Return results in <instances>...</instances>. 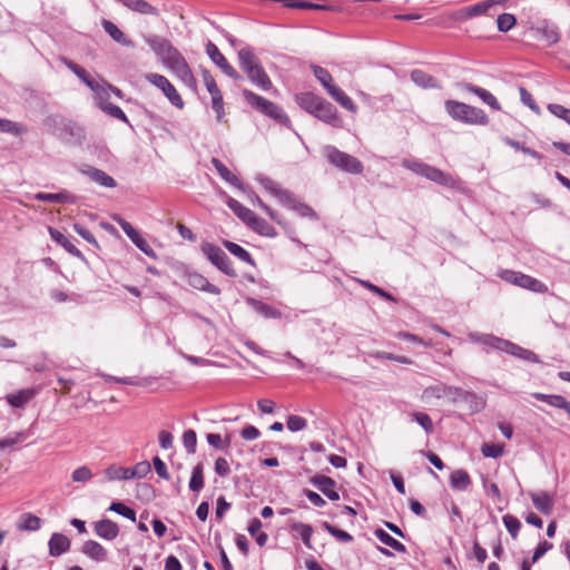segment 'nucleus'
<instances>
[{
  "label": "nucleus",
  "instance_id": "59",
  "mask_svg": "<svg viewBox=\"0 0 570 570\" xmlns=\"http://www.w3.org/2000/svg\"><path fill=\"white\" fill-rule=\"evenodd\" d=\"M151 466L148 461L138 462L134 468H130V476L131 479H141L150 473Z\"/></svg>",
  "mask_w": 570,
  "mask_h": 570
},
{
  "label": "nucleus",
  "instance_id": "63",
  "mask_svg": "<svg viewBox=\"0 0 570 570\" xmlns=\"http://www.w3.org/2000/svg\"><path fill=\"white\" fill-rule=\"evenodd\" d=\"M306 425V420L299 415H289L287 419V429L292 432L302 431Z\"/></svg>",
  "mask_w": 570,
  "mask_h": 570
},
{
  "label": "nucleus",
  "instance_id": "7",
  "mask_svg": "<svg viewBox=\"0 0 570 570\" xmlns=\"http://www.w3.org/2000/svg\"><path fill=\"white\" fill-rule=\"evenodd\" d=\"M188 88L196 89L197 81L189 68L186 59L179 51L169 56L164 62Z\"/></svg>",
  "mask_w": 570,
  "mask_h": 570
},
{
  "label": "nucleus",
  "instance_id": "62",
  "mask_svg": "<svg viewBox=\"0 0 570 570\" xmlns=\"http://www.w3.org/2000/svg\"><path fill=\"white\" fill-rule=\"evenodd\" d=\"M481 452L485 458L497 459L502 455L503 448L493 443H484L481 448Z\"/></svg>",
  "mask_w": 570,
  "mask_h": 570
},
{
  "label": "nucleus",
  "instance_id": "44",
  "mask_svg": "<svg viewBox=\"0 0 570 570\" xmlns=\"http://www.w3.org/2000/svg\"><path fill=\"white\" fill-rule=\"evenodd\" d=\"M238 59H239V65L245 73L247 72V70H250L261 63L258 58L254 55V52L249 48L240 49L238 51Z\"/></svg>",
  "mask_w": 570,
  "mask_h": 570
},
{
  "label": "nucleus",
  "instance_id": "60",
  "mask_svg": "<svg viewBox=\"0 0 570 570\" xmlns=\"http://www.w3.org/2000/svg\"><path fill=\"white\" fill-rule=\"evenodd\" d=\"M548 110L556 117L564 120L568 125H570V109H567L559 104H550L548 105Z\"/></svg>",
  "mask_w": 570,
  "mask_h": 570
},
{
  "label": "nucleus",
  "instance_id": "12",
  "mask_svg": "<svg viewBox=\"0 0 570 570\" xmlns=\"http://www.w3.org/2000/svg\"><path fill=\"white\" fill-rule=\"evenodd\" d=\"M60 60L94 92L100 95L102 91H105V88L101 85H99L94 78H91L89 73L86 71V69H83L72 60L67 59L66 57H61Z\"/></svg>",
  "mask_w": 570,
  "mask_h": 570
},
{
  "label": "nucleus",
  "instance_id": "31",
  "mask_svg": "<svg viewBox=\"0 0 570 570\" xmlns=\"http://www.w3.org/2000/svg\"><path fill=\"white\" fill-rule=\"evenodd\" d=\"M504 352L528 362L540 363L539 356L534 352L523 348L511 341H509Z\"/></svg>",
  "mask_w": 570,
  "mask_h": 570
},
{
  "label": "nucleus",
  "instance_id": "61",
  "mask_svg": "<svg viewBox=\"0 0 570 570\" xmlns=\"http://www.w3.org/2000/svg\"><path fill=\"white\" fill-rule=\"evenodd\" d=\"M102 110L116 119H119L126 124L129 122V120H128L126 114L122 111V109L114 104H110V102L105 104L102 106Z\"/></svg>",
  "mask_w": 570,
  "mask_h": 570
},
{
  "label": "nucleus",
  "instance_id": "35",
  "mask_svg": "<svg viewBox=\"0 0 570 570\" xmlns=\"http://www.w3.org/2000/svg\"><path fill=\"white\" fill-rule=\"evenodd\" d=\"M228 207L234 212V214L247 226L252 223L256 214L249 208L242 205L238 200L234 198H229L227 202Z\"/></svg>",
  "mask_w": 570,
  "mask_h": 570
},
{
  "label": "nucleus",
  "instance_id": "4",
  "mask_svg": "<svg viewBox=\"0 0 570 570\" xmlns=\"http://www.w3.org/2000/svg\"><path fill=\"white\" fill-rule=\"evenodd\" d=\"M403 165H404V167H406L411 171L415 173L416 175L425 177L426 179L434 181L441 186H445V187H454L455 186V179L450 174H448L439 168H435L431 165H428L425 163L414 161V160H404Z\"/></svg>",
  "mask_w": 570,
  "mask_h": 570
},
{
  "label": "nucleus",
  "instance_id": "47",
  "mask_svg": "<svg viewBox=\"0 0 570 570\" xmlns=\"http://www.w3.org/2000/svg\"><path fill=\"white\" fill-rule=\"evenodd\" d=\"M248 303L253 306V308L261 315H263L264 317H267V318H276L278 317L281 314L277 309H275L274 307H272L271 305L268 304H265L261 301H257L255 298H249L248 299Z\"/></svg>",
  "mask_w": 570,
  "mask_h": 570
},
{
  "label": "nucleus",
  "instance_id": "30",
  "mask_svg": "<svg viewBox=\"0 0 570 570\" xmlns=\"http://www.w3.org/2000/svg\"><path fill=\"white\" fill-rule=\"evenodd\" d=\"M51 238L62 246L69 254L75 257L82 258V253L58 229L49 227Z\"/></svg>",
  "mask_w": 570,
  "mask_h": 570
},
{
  "label": "nucleus",
  "instance_id": "9",
  "mask_svg": "<svg viewBox=\"0 0 570 570\" xmlns=\"http://www.w3.org/2000/svg\"><path fill=\"white\" fill-rule=\"evenodd\" d=\"M114 220L120 226L127 237L147 256L156 258L155 250L150 247L148 242L136 230L127 220L120 216H115Z\"/></svg>",
  "mask_w": 570,
  "mask_h": 570
},
{
  "label": "nucleus",
  "instance_id": "16",
  "mask_svg": "<svg viewBox=\"0 0 570 570\" xmlns=\"http://www.w3.org/2000/svg\"><path fill=\"white\" fill-rule=\"evenodd\" d=\"M297 105L311 115H315L324 104L325 99L316 96L313 92H303L296 95Z\"/></svg>",
  "mask_w": 570,
  "mask_h": 570
},
{
  "label": "nucleus",
  "instance_id": "46",
  "mask_svg": "<svg viewBox=\"0 0 570 570\" xmlns=\"http://www.w3.org/2000/svg\"><path fill=\"white\" fill-rule=\"evenodd\" d=\"M448 387L449 385L443 382H439L435 385L428 386L422 392V399L426 401L432 399H443L448 394Z\"/></svg>",
  "mask_w": 570,
  "mask_h": 570
},
{
  "label": "nucleus",
  "instance_id": "58",
  "mask_svg": "<svg viewBox=\"0 0 570 570\" xmlns=\"http://www.w3.org/2000/svg\"><path fill=\"white\" fill-rule=\"evenodd\" d=\"M183 443H184L186 451L189 454H194L196 451V444H197L196 432L194 430L185 431L183 434Z\"/></svg>",
  "mask_w": 570,
  "mask_h": 570
},
{
  "label": "nucleus",
  "instance_id": "28",
  "mask_svg": "<svg viewBox=\"0 0 570 570\" xmlns=\"http://www.w3.org/2000/svg\"><path fill=\"white\" fill-rule=\"evenodd\" d=\"M283 205L296 212L302 217H308L314 220L317 219V214L314 212V209L307 204L297 200L292 193L289 195V200L285 202Z\"/></svg>",
  "mask_w": 570,
  "mask_h": 570
},
{
  "label": "nucleus",
  "instance_id": "43",
  "mask_svg": "<svg viewBox=\"0 0 570 570\" xmlns=\"http://www.w3.org/2000/svg\"><path fill=\"white\" fill-rule=\"evenodd\" d=\"M374 535L385 546L392 548L393 550L397 551V552H401V553H405L406 552V548L405 546L397 541L396 539H394L393 537H391L385 530L383 529H375L374 530Z\"/></svg>",
  "mask_w": 570,
  "mask_h": 570
},
{
  "label": "nucleus",
  "instance_id": "8",
  "mask_svg": "<svg viewBox=\"0 0 570 570\" xmlns=\"http://www.w3.org/2000/svg\"><path fill=\"white\" fill-rule=\"evenodd\" d=\"M145 79L160 89L171 105L177 108L184 107V100L181 99L180 95L165 76L150 72L146 73Z\"/></svg>",
  "mask_w": 570,
  "mask_h": 570
},
{
  "label": "nucleus",
  "instance_id": "11",
  "mask_svg": "<svg viewBox=\"0 0 570 570\" xmlns=\"http://www.w3.org/2000/svg\"><path fill=\"white\" fill-rule=\"evenodd\" d=\"M206 53L210 58V60L218 66L222 71L227 75L228 77L233 79H239V73L234 69L233 66H230L225 58V56L219 51L216 45H214L212 41H208L206 45Z\"/></svg>",
  "mask_w": 570,
  "mask_h": 570
},
{
  "label": "nucleus",
  "instance_id": "39",
  "mask_svg": "<svg viewBox=\"0 0 570 570\" xmlns=\"http://www.w3.org/2000/svg\"><path fill=\"white\" fill-rule=\"evenodd\" d=\"M450 484L454 490L465 491L471 485V478L465 470H455L450 475Z\"/></svg>",
  "mask_w": 570,
  "mask_h": 570
},
{
  "label": "nucleus",
  "instance_id": "41",
  "mask_svg": "<svg viewBox=\"0 0 570 570\" xmlns=\"http://www.w3.org/2000/svg\"><path fill=\"white\" fill-rule=\"evenodd\" d=\"M41 527V520L32 513H22L19 517L17 528L20 531H37Z\"/></svg>",
  "mask_w": 570,
  "mask_h": 570
},
{
  "label": "nucleus",
  "instance_id": "53",
  "mask_svg": "<svg viewBox=\"0 0 570 570\" xmlns=\"http://www.w3.org/2000/svg\"><path fill=\"white\" fill-rule=\"evenodd\" d=\"M313 72L316 79L323 85V87L328 90V88L333 87V78L331 73L323 67L313 66Z\"/></svg>",
  "mask_w": 570,
  "mask_h": 570
},
{
  "label": "nucleus",
  "instance_id": "55",
  "mask_svg": "<svg viewBox=\"0 0 570 570\" xmlns=\"http://www.w3.org/2000/svg\"><path fill=\"white\" fill-rule=\"evenodd\" d=\"M109 510L116 512L131 521H136V511L121 502H112Z\"/></svg>",
  "mask_w": 570,
  "mask_h": 570
},
{
  "label": "nucleus",
  "instance_id": "34",
  "mask_svg": "<svg viewBox=\"0 0 570 570\" xmlns=\"http://www.w3.org/2000/svg\"><path fill=\"white\" fill-rule=\"evenodd\" d=\"M126 8L140 14L157 16L158 10L145 0H118Z\"/></svg>",
  "mask_w": 570,
  "mask_h": 570
},
{
  "label": "nucleus",
  "instance_id": "24",
  "mask_svg": "<svg viewBox=\"0 0 570 570\" xmlns=\"http://www.w3.org/2000/svg\"><path fill=\"white\" fill-rule=\"evenodd\" d=\"M462 87L466 91L476 95L484 104L490 106L492 109H494V110L501 109V105L499 104L497 98L490 91H488L481 87H478L475 85L468 83V82L463 83Z\"/></svg>",
  "mask_w": 570,
  "mask_h": 570
},
{
  "label": "nucleus",
  "instance_id": "5",
  "mask_svg": "<svg viewBox=\"0 0 570 570\" xmlns=\"http://www.w3.org/2000/svg\"><path fill=\"white\" fill-rule=\"evenodd\" d=\"M200 250L207 257V259L225 275L229 277L237 276V273L233 267L232 261L220 247L209 242H204L200 245Z\"/></svg>",
  "mask_w": 570,
  "mask_h": 570
},
{
  "label": "nucleus",
  "instance_id": "64",
  "mask_svg": "<svg viewBox=\"0 0 570 570\" xmlns=\"http://www.w3.org/2000/svg\"><path fill=\"white\" fill-rule=\"evenodd\" d=\"M65 129L75 140L81 141L85 139V130L77 124L68 121L65 124Z\"/></svg>",
  "mask_w": 570,
  "mask_h": 570
},
{
  "label": "nucleus",
  "instance_id": "37",
  "mask_svg": "<svg viewBox=\"0 0 570 570\" xmlns=\"http://www.w3.org/2000/svg\"><path fill=\"white\" fill-rule=\"evenodd\" d=\"M35 394L36 392L33 389H24L17 393L8 394L6 400L13 407H22L35 396Z\"/></svg>",
  "mask_w": 570,
  "mask_h": 570
},
{
  "label": "nucleus",
  "instance_id": "29",
  "mask_svg": "<svg viewBox=\"0 0 570 570\" xmlns=\"http://www.w3.org/2000/svg\"><path fill=\"white\" fill-rule=\"evenodd\" d=\"M35 199L39 202H48L56 204H67L75 203V196L70 193L63 190L60 193L51 194V193H37L35 195Z\"/></svg>",
  "mask_w": 570,
  "mask_h": 570
},
{
  "label": "nucleus",
  "instance_id": "15",
  "mask_svg": "<svg viewBox=\"0 0 570 570\" xmlns=\"http://www.w3.org/2000/svg\"><path fill=\"white\" fill-rule=\"evenodd\" d=\"M314 117L335 128H341L343 125L342 118L338 116L335 106L326 100L322 105L321 109L314 115Z\"/></svg>",
  "mask_w": 570,
  "mask_h": 570
},
{
  "label": "nucleus",
  "instance_id": "38",
  "mask_svg": "<svg viewBox=\"0 0 570 570\" xmlns=\"http://www.w3.org/2000/svg\"><path fill=\"white\" fill-rule=\"evenodd\" d=\"M248 227L255 233L265 237L275 238L277 236L275 228L257 215L254 217Z\"/></svg>",
  "mask_w": 570,
  "mask_h": 570
},
{
  "label": "nucleus",
  "instance_id": "25",
  "mask_svg": "<svg viewBox=\"0 0 570 570\" xmlns=\"http://www.w3.org/2000/svg\"><path fill=\"white\" fill-rule=\"evenodd\" d=\"M246 75L248 79L262 90L271 89L272 81L261 63L253 69L247 70Z\"/></svg>",
  "mask_w": 570,
  "mask_h": 570
},
{
  "label": "nucleus",
  "instance_id": "54",
  "mask_svg": "<svg viewBox=\"0 0 570 570\" xmlns=\"http://www.w3.org/2000/svg\"><path fill=\"white\" fill-rule=\"evenodd\" d=\"M411 417L413 421H415L419 425L422 426V429L428 433H432L433 432V422L431 420V417L426 414V413H423V412H413L411 414Z\"/></svg>",
  "mask_w": 570,
  "mask_h": 570
},
{
  "label": "nucleus",
  "instance_id": "52",
  "mask_svg": "<svg viewBox=\"0 0 570 570\" xmlns=\"http://www.w3.org/2000/svg\"><path fill=\"white\" fill-rule=\"evenodd\" d=\"M322 527L331 534L333 535L336 540L341 541V542H345V543H348V542H352L353 541V537L344 531V530H341L336 527H334L333 524L328 523V522H323Z\"/></svg>",
  "mask_w": 570,
  "mask_h": 570
},
{
  "label": "nucleus",
  "instance_id": "10",
  "mask_svg": "<svg viewBox=\"0 0 570 570\" xmlns=\"http://www.w3.org/2000/svg\"><path fill=\"white\" fill-rule=\"evenodd\" d=\"M203 79H204V82H205V86H206L208 92L212 96V107H213L214 111L216 112L217 120L219 121V120H222V118L225 114L223 95H222L219 88L217 87L215 79L213 78V76L210 75V72L208 70L203 71Z\"/></svg>",
  "mask_w": 570,
  "mask_h": 570
},
{
  "label": "nucleus",
  "instance_id": "56",
  "mask_svg": "<svg viewBox=\"0 0 570 570\" xmlns=\"http://www.w3.org/2000/svg\"><path fill=\"white\" fill-rule=\"evenodd\" d=\"M517 23V19L511 13H502L497 19L498 29L501 32L511 30Z\"/></svg>",
  "mask_w": 570,
  "mask_h": 570
},
{
  "label": "nucleus",
  "instance_id": "48",
  "mask_svg": "<svg viewBox=\"0 0 570 570\" xmlns=\"http://www.w3.org/2000/svg\"><path fill=\"white\" fill-rule=\"evenodd\" d=\"M292 530L297 532L301 537L303 543L307 549H313L311 538L313 534V528L309 524L302 523V522H295L292 525Z\"/></svg>",
  "mask_w": 570,
  "mask_h": 570
},
{
  "label": "nucleus",
  "instance_id": "42",
  "mask_svg": "<svg viewBox=\"0 0 570 570\" xmlns=\"http://www.w3.org/2000/svg\"><path fill=\"white\" fill-rule=\"evenodd\" d=\"M223 245L225 246V248L230 253L233 254L234 256H236L238 259L252 265V266H255V261L254 258L252 257V255L249 254V252H247L244 247H242L240 245L236 244V243H233V242H229V240H224Z\"/></svg>",
  "mask_w": 570,
  "mask_h": 570
},
{
  "label": "nucleus",
  "instance_id": "2",
  "mask_svg": "<svg viewBox=\"0 0 570 570\" xmlns=\"http://www.w3.org/2000/svg\"><path fill=\"white\" fill-rule=\"evenodd\" d=\"M324 158L335 168L352 175H361L364 166L356 157L344 153L332 145H326L322 149Z\"/></svg>",
  "mask_w": 570,
  "mask_h": 570
},
{
  "label": "nucleus",
  "instance_id": "22",
  "mask_svg": "<svg viewBox=\"0 0 570 570\" xmlns=\"http://www.w3.org/2000/svg\"><path fill=\"white\" fill-rule=\"evenodd\" d=\"M48 547L50 556L59 557L70 549V540L65 534L55 532L48 542Z\"/></svg>",
  "mask_w": 570,
  "mask_h": 570
},
{
  "label": "nucleus",
  "instance_id": "45",
  "mask_svg": "<svg viewBox=\"0 0 570 570\" xmlns=\"http://www.w3.org/2000/svg\"><path fill=\"white\" fill-rule=\"evenodd\" d=\"M472 413H479L485 407V400L475 392L465 391L463 401Z\"/></svg>",
  "mask_w": 570,
  "mask_h": 570
},
{
  "label": "nucleus",
  "instance_id": "14",
  "mask_svg": "<svg viewBox=\"0 0 570 570\" xmlns=\"http://www.w3.org/2000/svg\"><path fill=\"white\" fill-rule=\"evenodd\" d=\"M309 482L314 487H316L331 501L340 500V494L336 491V482L332 478L322 474H316L309 479Z\"/></svg>",
  "mask_w": 570,
  "mask_h": 570
},
{
  "label": "nucleus",
  "instance_id": "49",
  "mask_svg": "<svg viewBox=\"0 0 570 570\" xmlns=\"http://www.w3.org/2000/svg\"><path fill=\"white\" fill-rule=\"evenodd\" d=\"M203 464L198 463L194 466L191 471V476L189 480V489L193 492H198L204 488V475H203Z\"/></svg>",
  "mask_w": 570,
  "mask_h": 570
},
{
  "label": "nucleus",
  "instance_id": "6",
  "mask_svg": "<svg viewBox=\"0 0 570 570\" xmlns=\"http://www.w3.org/2000/svg\"><path fill=\"white\" fill-rule=\"evenodd\" d=\"M500 277L508 283L514 284L522 288H527L534 293L548 292V286L544 283L520 272L505 269L500 273Z\"/></svg>",
  "mask_w": 570,
  "mask_h": 570
},
{
  "label": "nucleus",
  "instance_id": "32",
  "mask_svg": "<svg viewBox=\"0 0 570 570\" xmlns=\"http://www.w3.org/2000/svg\"><path fill=\"white\" fill-rule=\"evenodd\" d=\"M327 94L346 110L356 112V105L340 87L334 85L333 87L328 88Z\"/></svg>",
  "mask_w": 570,
  "mask_h": 570
},
{
  "label": "nucleus",
  "instance_id": "26",
  "mask_svg": "<svg viewBox=\"0 0 570 570\" xmlns=\"http://www.w3.org/2000/svg\"><path fill=\"white\" fill-rule=\"evenodd\" d=\"M101 26H102L104 30L110 36V38L114 41H116L125 47L134 46V42L130 39H128L125 36V33L110 20L104 19L101 21Z\"/></svg>",
  "mask_w": 570,
  "mask_h": 570
},
{
  "label": "nucleus",
  "instance_id": "40",
  "mask_svg": "<svg viewBox=\"0 0 570 570\" xmlns=\"http://www.w3.org/2000/svg\"><path fill=\"white\" fill-rule=\"evenodd\" d=\"M212 164L225 181L237 188L243 187L240 180L218 158H212Z\"/></svg>",
  "mask_w": 570,
  "mask_h": 570
},
{
  "label": "nucleus",
  "instance_id": "50",
  "mask_svg": "<svg viewBox=\"0 0 570 570\" xmlns=\"http://www.w3.org/2000/svg\"><path fill=\"white\" fill-rule=\"evenodd\" d=\"M109 481L114 480H130V468L110 465L105 471Z\"/></svg>",
  "mask_w": 570,
  "mask_h": 570
},
{
  "label": "nucleus",
  "instance_id": "27",
  "mask_svg": "<svg viewBox=\"0 0 570 570\" xmlns=\"http://www.w3.org/2000/svg\"><path fill=\"white\" fill-rule=\"evenodd\" d=\"M250 200L254 205L261 207L269 216L272 220L282 226L287 233L291 232L289 224L286 220H284L283 217L277 212H275L268 205H266L255 193H253Z\"/></svg>",
  "mask_w": 570,
  "mask_h": 570
},
{
  "label": "nucleus",
  "instance_id": "20",
  "mask_svg": "<svg viewBox=\"0 0 570 570\" xmlns=\"http://www.w3.org/2000/svg\"><path fill=\"white\" fill-rule=\"evenodd\" d=\"M530 498L538 511L547 515L552 513L554 505L553 495L546 491H539L530 493Z\"/></svg>",
  "mask_w": 570,
  "mask_h": 570
},
{
  "label": "nucleus",
  "instance_id": "57",
  "mask_svg": "<svg viewBox=\"0 0 570 570\" xmlns=\"http://www.w3.org/2000/svg\"><path fill=\"white\" fill-rule=\"evenodd\" d=\"M502 520L511 537L515 539L521 528V522L519 519L514 515L505 514Z\"/></svg>",
  "mask_w": 570,
  "mask_h": 570
},
{
  "label": "nucleus",
  "instance_id": "33",
  "mask_svg": "<svg viewBox=\"0 0 570 570\" xmlns=\"http://www.w3.org/2000/svg\"><path fill=\"white\" fill-rule=\"evenodd\" d=\"M85 174L95 183L107 188L116 187V180L101 169L89 167Z\"/></svg>",
  "mask_w": 570,
  "mask_h": 570
},
{
  "label": "nucleus",
  "instance_id": "17",
  "mask_svg": "<svg viewBox=\"0 0 570 570\" xmlns=\"http://www.w3.org/2000/svg\"><path fill=\"white\" fill-rule=\"evenodd\" d=\"M147 43L150 48L161 57L163 62L167 61L169 56H173L178 50L165 38L159 36H153L147 39Z\"/></svg>",
  "mask_w": 570,
  "mask_h": 570
},
{
  "label": "nucleus",
  "instance_id": "36",
  "mask_svg": "<svg viewBox=\"0 0 570 570\" xmlns=\"http://www.w3.org/2000/svg\"><path fill=\"white\" fill-rule=\"evenodd\" d=\"M412 81L422 88H440L439 81L423 70L415 69L411 72Z\"/></svg>",
  "mask_w": 570,
  "mask_h": 570
},
{
  "label": "nucleus",
  "instance_id": "21",
  "mask_svg": "<svg viewBox=\"0 0 570 570\" xmlns=\"http://www.w3.org/2000/svg\"><path fill=\"white\" fill-rule=\"evenodd\" d=\"M258 183L267 190L271 195L276 197L278 202L283 205L285 202L289 200L291 191L287 189H283L276 181L266 176L257 177Z\"/></svg>",
  "mask_w": 570,
  "mask_h": 570
},
{
  "label": "nucleus",
  "instance_id": "23",
  "mask_svg": "<svg viewBox=\"0 0 570 570\" xmlns=\"http://www.w3.org/2000/svg\"><path fill=\"white\" fill-rule=\"evenodd\" d=\"M82 553L96 562H104L107 560V550L97 541L88 540L83 543Z\"/></svg>",
  "mask_w": 570,
  "mask_h": 570
},
{
  "label": "nucleus",
  "instance_id": "13",
  "mask_svg": "<svg viewBox=\"0 0 570 570\" xmlns=\"http://www.w3.org/2000/svg\"><path fill=\"white\" fill-rule=\"evenodd\" d=\"M468 338L472 343L481 344L484 346H489L493 350L502 351L508 346L509 341L498 337L493 334H484L479 332H471L468 334Z\"/></svg>",
  "mask_w": 570,
  "mask_h": 570
},
{
  "label": "nucleus",
  "instance_id": "18",
  "mask_svg": "<svg viewBox=\"0 0 570 570\" xmlns=\"http://www.w3.org/2000/svg\"><path fill=\"white\" fill-rule=\"evenodd\" d=\"M187 283L195 289L207 292L214 295H219L220 289L216 285L212 284L205 276L197 272L187 274Z\"/></svg>",
  "mask_w": 570,
  "mask_h": 570
},
{
  "label": "nucleus",
  "instance_id": "3",
  "mask_svg": "<svg viewBox=\"0 0 570 570\" xmlns=\"http://www.w3.org/2000/svg\"><path fill=\"white\" fill-rule=\"evenodd\" d=\"M445 109L453 119L465 124L487 125L489 122V117L482 109L464 102L446 100Z\"/></svg>",
  "mask_w": 570,
  "mask_h": 570
},
{
  "label": "nucleus",
  "instance_id": "51",
  "mask_svg": "<svg viewBox=\"0 0 570 570\" xmlns=\"http://www.w3.org/2000/svg\"><path fill=\"white\" fill-rule=\"evenodd\" d=\"M0 131L20 136L27 132V128L23 125L14 122L10 119L0 118Z\"/></svg>",
  "mask_w": 570,
  "mask_h": 570
},
{
  "label": "nucleus",
  "instance_id": "19",
  "mask_svg": "<svg viewBox=\"0 0 570 570\" xmlns=\"http://www.w3.org/2000/svg\"><path fill=\"white\" fill-rule=\"evenodd\" d=\"M95 533L105 540L111 541L119 534V527L116 522L109 519H102L94 524Z\"/></svg>",
  "mask_w": 570,
  "mask_h": 570
},
{
  "label": "nucleus",
  "instance_id": "1",
  "mask_svg": "<svg viewBox=\"0 0 570 570\" xmlns=\"http://www.w3.org/2000/svg\"><path fill=\"white\" fill-rule=\"evenodd\" d=\"M242 94L246 102L249 106H252L255 110L272 118L273 120L285 127H291L289 118L278 105L274 104L271 100H267L266 98L248 89H244Z\"/></svg>",
  "mask_w": 570,
  "mask_h": 570
}]
</instances>
